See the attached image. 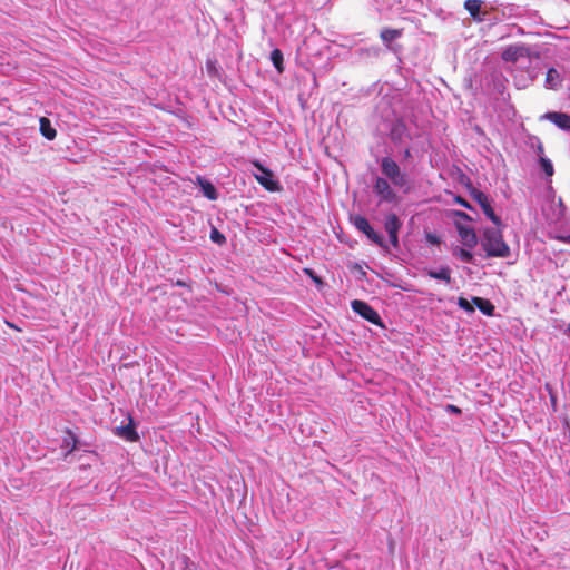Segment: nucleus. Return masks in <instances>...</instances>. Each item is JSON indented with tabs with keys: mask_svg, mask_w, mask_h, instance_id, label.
<instances>
[{
	"mask_svg": "<svg viewBox=\"0 0 570 570\" xmlns=\"http://www.w3.org/2000/svg\"><path fill=\"white\" fill-rule=\"evenodd\" d=\"M210 239L218 245H223L226 242V237L216 228H213L210 232Z\"/></svg>",
	"mask_w": 570,
	"mask_h": 570,
	"instance_id": "b1692460",
	"label": "nucleus"
},
{
	"mask_svg": "<svg viewBox=\"0 0 570 570\" xmlns=\"http://www.w3.org/2000/svg\"><path fill=\"white\" fill-rule=\"evenodd\" d=\"M455 202L465 208H472L471 205L462 197H456Z\"/></svg>",
	"mask_w": 570,
	"mask_h": 570,
	"instance_id": "cd10ccee",
	"label": "nucleus"
},
{
	"mask_svg": "<svg viewBox=\"0 0 570 570\" xmlns=\"http://www.w3.org/2000/svg\"><path fill=\"white\" fill-rule=\"evenodd\" d=\"M429 276L434 279L445 281L446 283L451 282V271L449 267H442L440 271H430Z\"/></svg>",
	"mask_w": 570,
	"mask_h": 570,
	"instance_id": "412c9836",
	"label": "nucleus"
},
{
	"mask_svg": "<svg viewBox=\"0 0 570 570\" xmlns=\"http://www.w3.org/2000/svg\"><path fill=\"white\" fill-rule=\"evenodd\" d=\"M481 6V0H465L464 2V9L471 14L473 19L478 21H482V19L479 17Z\"/></svg>",
	"mask_w": 570,
	"mask_h": 570,
	"instance_id": "dca6fc26",
	"label": "nucleus"
},
{
	"mask_svg": "<svg viewBox=\"0 0 570 570\" xmlns=\"http://www.w3.org/2000/svg\"><path fill=\"white\" fill-rule=\"evenodd\" d=\"M566 332H567V333H568V335L570 336V323L568 324Z\"/></svg>",
	"mask_w": 570,
	"mask_h": 570,
	"instance_id": "473e14b6",
	"label": "nucleus"
},
{
	"mask_svg": "<svg viewBox=\"0 0 570 570\" xmlns=\"http://www.w3.org/2000/svg\"><path fill=\"white\" fill-rule=\"evenodd\" d=\"M425 238H426V242L432 245H439L441 243L439 236H436L435 234H432V233H428L425 235Z\"/></svg>",
	"mask_w": 570,
	"mask_h": 570,
	"instance_id": "a878e982",
	"label": "nucleus"
},
{
	"mask_svg": "<svg viewBox=\"0 0 570 570\" xmlns=\"http://www.w3.org/2000/svg\"><path fill=\"white\" fill-rule=\"evenodd\" d=\"M563 240L570 244V235L563 238Z\"/></svg>",
	"mask_w": 570,
	"mask_h": 570,
	"instance_id": "72a5a7b5",
	"label": "nucleus"
},
{
	"mask_svg": "<svg viewBox=\"0 0 570 570\" xmlns=\"http://www.w3.org/2000/svg\"><path fill=\"white\" fill-rule=\"evenodd\" d=\"M253 165L261 173L255 175L256 180L268 191H276L279 189L278 181L273 179V173L268 168L264 167L259 161H253Z\"/></svg>",
	"mask_w": 570,
	"mask_h": 570,
	"instance_id": "0eeeda50",
	"label": "nucleus"
},
{
	"mask_svg": "<svg viewBox=\"0 0 570 570\" xmlns=\"http://www.w3.org/2000/svg\"><path fill=\"white\" fill-rule=\"evenodd\" d=\"M6 324H7L10 328H13V330H16V331H21V328H20V327H18L16 324H13V323H11V322H8V321H7V322H6Z\"/></svg>",
	"mask_w": 570,
	"mask_h": 570,
	"instance_id": "c756f323",
	"label": "nucleus"
},
{
	"mask_svg": "<svg viewBox=\"0 0 570 570\" xmlns=\"http://www.w3.org/2000/svg\"><path fill=\"white\" fill-rule=\"evenodd\" d=\"M402 227V222L395 214H389L385 218L384 228L389 235L390 242L393 247H399V232Z\"/></svg>",
	"mask_w": 570,
	"mask_h": 570,
	"instance_id": "6e6552de",
	"label": "nucleus"
},
{
	"mask_svg": "<svg viewBox=\"0 0 570 570\" xmlns=\"http://www.w3.org/2000/svg\"><path fill=\"white\" fill-rule=\"evenodd\" d=\"M546 82L551 89H557L560 85V75L554 68H550L547 71Z\"/></svg>",
	"mask_w": 570,
	"mask_h": 570,
	"instance_id": "aec40b11",
	"label": "nucleus"
},
{
	"mask_svg": "<svg viewBox=\"0 0 570 570\" xmlns=\"http://www.w3.org/2000/svg\"><path fill=\"white\" fill-rule=\"evenodd\" d=\"M471 196L472 198L480 205V207L482 208L484 215L497 226V227H501L502 226V220L501 218L494 213L491 204H490V200L488 198V196L479 190V189H475L473 188L471 190Z\"/></svg>",
	"mask_w": 570,
	"mask_h": 570,
	"instance_id": "39448f33",
	"label": "nucleus"
},
{
	"mask_svg": "<svg viewBox=\"0 0 570 570\" xmlns=\"http://www.w3.org/2000/svg\"><path fill=\"white\" fill-rule=\"evenodd\" d=\"M544 117L551 122H553L560 129L570 130V115L564 112L551 111L547 112Z\"/></svg>",
	"mask_w": 570,
	"mask_h": 570,
	"instance_id": "f8f14e48",
	"label": "nucleus"
},
{
	"mask_svg": "<svg viewBox=\"0 0 570 570\" xmlns=\"http://www.w3.org/2000/svg\"><path fill=\"white\" fill-rule=\"evenodd\" d=\"M404 156H405V157H410V156H411V154H410V150H409V149H406V150H405Z\"/></svg>",
	"mask_w": 570,
	"mask_h": 570,
	"instance_id": "2f4dec72",
	"label": "nucleus"
},
{
	"mask_svg": "<svg viewBox=\"0 0 570 570\" xmlns=\"http://www.w3.org/2000/svg\"><path fill=\"white\" fill-rule=\"evenodd\" d=\"M116 435L128 442H137L139 440L132 419L129 420L127 425L116 428Z\"/></svg>",
	"mask_w": 570,
	"mask_h": 570,
	"instance_id": "ddd939ff",
	"label": "nucleus"
},
{
	"mask_svg": "<svg viewBox=\"0 0 570 570\" xmlns=\"http://www.w3.org/2000/svg\"><path fill=\"white\" fill-rule=\"evenodd\" d=\"M401 36H402V29L385 28L380 33L382 41L385 43H390L393 40L400 38Z\"/></svg>",
	"mask_w": 570,
	"mask_h": 570,
	"instance_id": "a211bd4d",
	"label": "nucleus"
},
{
	"mask_svg": "<svg viewBox=\"0 0 570 570\" xmlns=\"http://www.w3.org/2000/svg\"><path fill=\"white\" fill-rule=\"evenodd\" d=\"M373 189L376 195L381 197L384 202H395L396 200V193L393 190V188L390 186L389 181L385 178L377 177L375 179Z\"/></svg>",
	"mask_w": 570,
	"mask_h": 570,
	"instance_id": "9d476101",
	"label": "nucleus"
},
{
	"mask_svg": "<svg viewBox=\"0 0 570 570\" xmlns=\"http://www.w3.org/2000/svg\"><path fill=\"white\" fill-rule=\"evenodd\" d=\"M455 227H456L458 234L461 238V242L465 247L473 248L476 246L478 236H476L475 230L472 227L466 226L459 220L455 222Z\"/></svg>",
	"mask_w": 570,
	"mask_h": 570,
	"instance_id": "1a4fd4ad",
	"label": "nucleus"
},
{
	"mask_svg": "<svg viewBox=\"0 0 570 570\" xmlns=\"http://www.w3.org/2000/svg\"><path fill=\"white\" fill-rule=\"evenodd\" d=\"M458 305L460 308L473 313L474 306H476L481 313L488 316H492L494 313V305L487 298L474 296L472 301H468L465 297H459Z\"/></svg>",
	"mask_w": 570,
	"mask_h": 570,
	"instance_id": "7ed1b4c3",
	"label": "nucleus"
},
{
	"mask_svg": "<svg viewBox=\"0 0 570 570\" xmlns=\"http://www.w3.org/2000/svg\"><path fill=\"white\" fill-rule=\"evenodd\" d=\"M77 435L70 429H67L66 436L63 438V448L68 449L67 454L72 453L77 449Z\"/></svg>",
	"mask_w": 570,
	"mask_h": 570,
	"instance_id": "f3484780",
	"label": "nucleus"
},
{
	"mask_svg": "<svg viewBox=\"0 0 570 570\" xmlns=\"http://www.w3.org/2000/svg\"><path fill=\"white\" fill-rule=\"evenodd\" d=\"M382 174L389 178L393 185L403 187L406 185V175L401 171L399 164L391 157H384L381 160Z\"/></svg>",
	"mask_w": 570,
	"mask_h": 570,
	"instance_id": "f03ea898",
	"label": "nucleus"
},
{
	"mask_svg": "<svg viewBox=\"0 0 570 570\" xmlns=\"http://www.w3.org/2000/svg\"><path fill=\"white\" fill-rule=\"evenodd\" d=\"M529 56V48L524 45H512L505 48L501 58L507 62H517L520 58Z\"/></svg>",
	"mask_w": 570,
	"mask_h": 570,
	"instance_id": "9b49d317",
	"label": "nucleus"
},
{
	"mask_svg": "<svg viewBox=\"0 0 570 570\" xmlns=\"http://www.w3.org/2000/svg\"><path fill=\"white\" fill-rule=\"evenodd\" d=\"M197 181H198L199 186L202 187V190H203V194L205 197H207L210 200L217 199V190L210 181H208L207 179H204L200 176L197 177Z\"/></svg>",
	"mask_w": 570,
	"mask_h": 570,
	"instance_id": "4468645a",
	"label": "nucleus"
},
{
	"mask_svg": "<svg viewBox=\"0 0 570 570\" xmlns=\"http://www.w3.org/2000/svg\"><path fill=\"white\" fill-rule=\"evenodd\" d=\"M540 165H541V168H542V170L544 171V174L547 176L550 177V176L553 175V173H554L553 165H552V163L549 159L541 157L540 158Z\"/></svg>",
	"mask_w": 570,
	"mask_h": 570,
	"instance_id": "4be33fe9",
	"label": "nucleus"
},
{
	"mask_svg": "<svg viewBox=\"0 0 570 570\" xmlns=\"http://www.w3.org/2000/svg\"><path fill=\"white\" fill-rule=\"evenodd\" d=\"M352 309L370 323L382 325L379 313L366 302L354 299L352 302Z\"/></svg>",
	"mask_w": 570,
	"mask_h": 570,
	"instance_id": "423d86ee",
	"label": "nucleus"
},
{
	"mask_svg": "<svg viewBox=\"0 0 570 570\" xmlns=\"http://www.w3.org/2000/svg\"><path fill=\"white\" fill-rule=\"evenodd\" d=\"M454 215L460 218V219H463V220H471V217L464 213V212H460V210H455L454 212Z\"/></svg>",
	"mask_w": 570,
	"mask_h": 570,
	"instance_id": "bb28decb",
	"label": "nucleus"
},
{
	"mask_svg": "<svg viewBox=\"0 0 570 570\" xmlns=\"http://www.w3.org/2000/svg\"><path fill=\"white\" fill-rule=\"evenodd\" d=\"M463 262L472 263L473 255L470 250L465 248H460L456 254Z\"/></svg>",
	"mask_w": 570,
	"mask_h": 570,
	"instance_id": "393cba45",
	"label": "nucleus"
},
{
	"mask_svg": "<svg viewBox=\"0 0 570 570\" xmlns=\"http://www.w3.org/2000/svg\"><path fill=\"white\" fill-rule=\"evenodd\" d=\"M176 286H186V283L183 281H177Z\"/></svg>",
	"mask_w": 570,
	"mask_h": 570,
	"instance_id": "7c9ffc66",
	"label": "nucleus"
},
{
	"mask_svg": "<svg viewBox=\"0 0 570 570\" xmlns=\"http://www.w3.org/2000/svg\"><path fill=\"white\" fill-rule=\"evenodd\" d=\"M271 60L276 68V70L282 73L284 71V57L283 52L279 49H274L271 52Z\"/></svg>",
	"mask_w": 570,
	"mask_h": 570,
	"instance_id": "6ab92c4d",
	"label": "nucleus"
},
{
	"mask_svg": "<svg viewBox=\"0 0 570 570\" xmlns=\"http://www.w3.org/2000/svg\"><path fill=\"white\" fill-rule=\"evenodd\" d=\"M40 132L41 135L47 138L48 140H53L57 136L56 129L51 126V121L46 118H40Z\"/></svg>",
	"mask_w": 570,
	"mask_h": 570,
	"instance_id": "2eb2a0df",
	"label": "nucleus"
},
{
	"mask_svg": "<svg viewBox=\"0 0 570 570\" xmlns=\"http://www.w3.org/2000/svg\"><path fill=\"white\" fill-rule=\"evenodd\" d=\"M481 246L488 257L505 258L510 256V247L504 242L500 227L485 228L482 235Z\"/></svg>",
	"mask_w": 570,
	"mask_h": 570,
	"instance_id": "f257e3e1",
	"label": "nucleus"
},
{
	"mask_svg": "<svg viewBox=\"0 0 570 570\" xmlns=\"http://www.w3.org/2000/svg\"><path fill=\"white\" fill-rule=\"evenodd\" d=\"M352 220L355 228L364 233L370 240L380 247L386 248L383 236L372 228L368 220L364 216L356 215L352 218Z\"/></svg>",
	"mask_w": 570,
	"mask_h": 570,
	"instance_id": "20e7f679",
	"label": "nucleus"
},
{
	"mask_svg": "<svg viewBox=\"0 0 570 570\" xmlns=\"http://www.w3.org/2000/svg\"><path fill=\"white\" fill-rule=\"evenodd\" d=\"M448 410L451 411L452 413H455V414H460L461 413V410L455 406V405H448Z\"/></svg>",
	"mask_w": 570,
	"mask_h": 570,
	"instance_id": "c85d7f7f",
	"label": "nucleus"
},
{
	"mask_svg": "<svg viewBox=\"0 0 570 570\" xmlns=\"http://www.w3.org/2000/svg\"><path fill=\"white\" fill-rule=\"evenodd\" d=\"M303 272L311 277V279L316 284L317 287L323 286V279L316 275V273L312 268H304Z\"/></svg>",
	"mask_w": 570,
	"mask_h": 570,
	"instance_id": "5701e85b",
	"label": "nucleus"
}]
</instances>
